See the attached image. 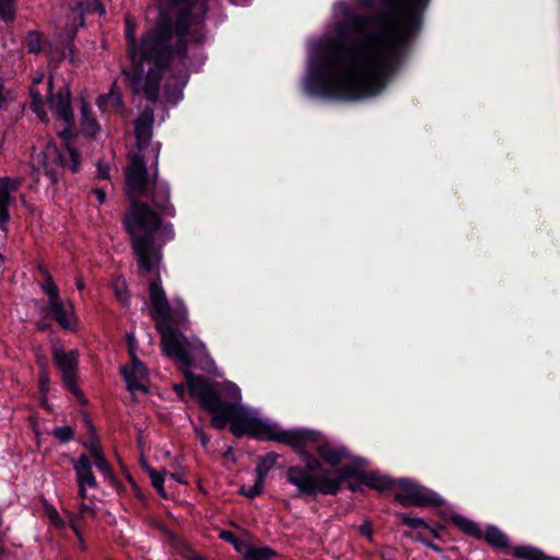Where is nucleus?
<instances>
[{
    "label": "nucleus",
    "instance_id": "1",
    "mask_svg": "<svg viewBox=\"0 0 560 560\" xmlns=\"http://www.w3.org/2000/svg\"><path fill=\"white\" fill-rule=\"evenodd\" d=\"M393 12L371 20L353 15L347 2L335 10L354 32H365L350 49H335L311 61L319 93L326 97L354 101L378 94L394 72L402 47L420 22L428 0H389Z\"/></svg>",
    "mask_w": 560,
    "mask_h": 560
},
{
    "label": "nucleus",
    "instance_id": "2",
    "mask_svg": "<svg viewBox=\"0 0 560 560\" xmlns=\"http://www.w3.org/2000/svg\"><path fill=\"white\" fill-rule=\"evenodd\" d=\"M153 112L144 109L136 120L135 132L139 153L126 167V194L131 203L125 217V226L131 238L137 261L147 270H153L161 258V248L155 245L153 234L161 225L160 215L149 203L166 215H174L170 203V187L158 179L160 144L147 148L152 136Z\"/></svg>",
    "mask_w": 560,
    "mask_h": 560
},
{
    "label": "nucleus",
    "instance_id": "3",
    "mask_svg": "<svg viewBox=\"0 0 560 560\" xmlns=\"http://www.w3.org/2000/svg\"><path fill=\"white\" fill-rule=\"evenodd\" d=\"M205 15V11L202 12ZM190 12H182L175 25L160 21L137 45L135 23L129 15L125 19L128 54L133 68L126 72L136 93H143L150 101H156L162 73L174 56L185 58L189 48H198L205 38L200 20Z\"/></svg>",
    "mask_w": 560,
    "mask_h": 560
},
{
    "label": "nucleus",
    "instance_id": "4",
    "mask_svg": "<svg viewBox=\"0 0 560 560\" xmlns=\"http://www.w3.org/2000/svg\"><path fill=\"white\" fill-rule=\"evenodd\" d=\"M192 393L202 402V408L212 415L211 424L215 429H224L230 423L231 432L241 438L249 435L258 440H271L291 446L295 452L310 455L306 450L319 443V433L312 430H282L278 424L257 418L241 404V389L234 383L223 386L228 400L218 399L214 390L197 381L192 385Z\"/></svg>",
    "mask_w": 560,
    "mask_h": 560
},
{
    "label": "nucleus",
    "instance_id": "5",
    "mask_svg": "<svg viewBox=\"0 0 560 560\" xmlns=\"http://www.w3.org/2000/svg\"><path fill=\"white\" fill-rule=\"evenodd\" d=\"M160 260H162V257ZM160 264L161 261L155 265L153 270H150V272L155 273L156 277L149 282V299L152 306L150 314L155 323L156 330L161 335L163 352L167 357L177 360L185 366L184 376L189 394L192 398L198 400L201 407V399L195 395L191 389L192 385L197 381H201L203 384L211 387L214 390L218 399L228 400L226 393H224L222 388L229 382H224L218 386H214L202 376H197L190 371V355L184 348L179 336L175 331V327L183 326L188 322V311L182 299L176 298L172 303L168 301L159 275ZM138 265L142 270L149 273V270L143 268L139 262Z\"/></svg>",
    "mask_w": 560,
    "mask_h": 560
},
{
    "label": "nucleus",
    "instance_id": "6",
    "mask_svg": "<svg viewBox=\"0 0 560 560\" xmlns=\"http://www.w3.org/2000/svg\"><path fill=\"white\" fill-rule=\"evenodd\" d=\"M44 73L34 77L30 88L32 97V109L42 121H47V113L45 110V100L49 104L52 114L65 126L58 131V135L68 142L72 136V127L74 124L73 112L71 108V92L67 84H63L56 94L52 93L54 77L50 75L48 81L44 82Z\"/></svg>",
    "mask_w": 560,
    "mask_h": 560
},
{
    "label": "nucleus",
    "instance_id": "7",
    "mask_svg": "<svg viewBox=\"0 0 560 560\" xmlns=\"http://www.w3.org/2000/svg\"><path fill=\"white\" fill-rule=\"evenodd\" d=\"M303 462L304 467L296 465L287 469V480L301 495L336 494L340 490L341 481L352 476L349 467H343L339 471H324L318 459L311 455H305Z\"/></svg>",
    "mask_w": 560,
    "mask_h": 560
},
{
    "label": "nucleus",
    "instance_id": "8",
    "mask_svg": "<svg viewBox=\"0 0 560 560\" xmlns=\"http://www.w3.org/2000/svg\"><path fill=\"white\" fill-rule=\"evenodd\" d=\"M45 281L40 284L43 292L47 295V307L54 319L66 330L77 329V317L71 301L60 299L59 289L52 281L47 270L42 269Z\"/></svg>",
    "mask_w": 560,
    "mask_h": 560
},
{
    "label": "nucleus",
    "instance_id": "9",
    "mask_svg": "<svg viewBox=\"0 0 560 560\" xmlns=\"http://www.w3.org/2000/svg\"><path fill=\"white\" fill-rule=\"evenodd\" d=\"M394 497L404 506L425 508L444 504V499L439 493L410 479H399L397 481Z\"/></svg>",
    "mask_w": 560,
    "mask_h": 560
},
{
    "label": "nucleus",
    "instance_id": "10",
    "mask_svg": "<svg viewBox=\"0 0 560 560\" xmlns=\"http://www.w3.org/2000/svg\"><path fill=\"white\" fill-rule=\"evenodd\" d=\"M52 357L57 368L61 372L65 385L75 396H80V390L75 384V371L79 362L78 350L66 351L62 347L55 345L52 347Z\"/></svg>",
    "mask_w": 560,
    "mask_h": 560
},
{
    "label": "nucleus",
    "instance_id": "11",
    "mask_svg": "<svg viewBox=\"0 0 560 560\" xmlns=\"http://www.w3.org/2000/svg\"><path fill=\"white\" fill-rule=\"evenodd\" d=\"M77 483L79 488V498L81 500H91L94 491L98 489V483L92 470V463L85 455H81L73 462Z\"/></svg>",
    "mask_w": 560,
    "mask_h": 560
},
{
    "label": "nucleus",
    "instance_id": "12",
    "mask_svg": "<svg viewBox=\"0 0 560 560\" xmlns=\"http://www.w3.org/2000/svg\"><path fill=\"white\" fill-rule=\"evenodd\" d=\"M21 178L4 176L0 177V230L8 232L10 221L9 208L13 203V194L20 188Z\"/></svg>",
    "mask_w": 560,
    "mask_h": 560
},
{
    "label": "nucleus",
    "instance_id": "13",
    "mask_svg": "<svg viewBox=\"0 0 560 560\" xmlns=\"http://www.w3.org/2000/svg\"><path fill=\"white\" fill-rule=\"evenodd\" d=\"M33 161L44 170L52 183L57 182L59 170L63 166V159L54 143H48L44 150L36 153Z\"/></svg>",
    "mask_w": 560,
    "mask_h": 560
},
{
    "label": "nucleus",
    "instance_id": "14",
    "mask_svg": "<svg viewBox=\"0 0 560 560\" xmlns=\"http://www.w3.org/2000/svg\"><path fill=\"white\" fill-rule=\"evenodd\" d=\"M127 389L136 395L137 393H147L148 372L139 359H133L129 365L121 369Z\"/></svg>",
    "mask_w": 560,
    "mask_h": 560
},
{
    "label": "nucleus",
    "instance_id": "15",
    "mask_svg": "<svg viewBox=\"0 0 560 560\" xmlns=\"http://www.w3.org/2000/svg\"><path fill=\"white\" fill-rule=\"evenodd\" d=\"M315 445H317L316 450L320 458L331 466H337L349 457V452L345 446L327 442L322 443L320 440Z\"/></svg>",
    "mask_w": 560,
    "mask_h": 560
},
{
    "label": "nucleus",
    "instance_id": "16",
    "mask_svg": "<svg viewBox=\"0 0 560 560\" xmlns=\"http://www.w3.org/2000/svg\"><path fill=\"white\" fill-rule=\"evenodd\" d=\"M401 521L405 525L417 530L415 538L420 540L421 542H425L428 534H432L435 538H439L438 532L433 527L428 525L423 518L402 515ZM405 535L413 537V535L410 533H406Z\"/></svg>",
    "mask_w": 560,
    "mask_h": 560
},
{
    "label": "nucleus",
    "instance_id": "17",
    "mask_svg": "<svg viewBox=\"0 0 560 560\" xmlns=\"http://www.w3.org/2000/svg\"><path fill=\"white\" fill-rule=\"evenodd\" d=\"M80 125L81 131L86 137H95L101 132V126L96 118L92 115L89 104L82 100L80 106Z\"/></svg>",
    "mask_w": 560,
    "mask_h": 560
},
{
    "label": "nucleus",
    "instance_id": "18",
    "mask_svg": "<svg viewBox=\"0 0 560 560\" xmlns=\"http://www.w3.org/2000/svg\"><path fill=\"white\" fill-rule=\"evenodd\" d=\"M238 553L245 560H270L277 556V552L269 547H256L249 542L238 546Z\"/></svg>",
    "mask_w": 560,
    "mask_h": 560
},
{
    "label": "nucleus",
    "instance_id": "19",
    "mask_svg": "<svg viewBox=\"0 0 560 560\" xmlns=\"http://www.w3.org/2000/svg\"><path fill=\"white\" fill-rule=\"evenodd\" d=\"M90 453L94 460V465L98 469V471L103 475L104 479L107 480L109 483H113L115 481L114 474L109 467V464L107 463L106 458L104 457L101 448L96 444H91L90 446Z\"/></svg>",
    "mask_w": 560,
    "mask_h": 560
},
{
    "label": "nucleus",
    "instance_id": "20",
    "mask_svg": "<svg viewBox=\"0 0 560 560\" xmlns=\"http://www.w3.org/2000/svg\"><path fill=\"white\" fill-rule=\"evenodd\" d=\"M84 501L85 500H82V502L79 504L78 516L70 515V517H69V526L74 532L75 536L78 537V539L80 541H82V536H81V533H80L78 518H84V517H88V516H93L94 515V509H95V505H94L93 502L86 503ZM81 548L82 549L85 548L83 542H81Z\"/></svg>",
    "mask_w": 560,
    "mask_h": 560
},
{
    "label": "nucleus",
    "instance_id": "21",
    "mask_svg": "<svg viewBox=\"0 0 560 560\" xmlns=\"http://www.w3.org/2000/svg\"><path fill=\"white\" fill-rule=\"evenodd\" d=\"M98 108L106 113L117 110L121 107L122 100L120 93L113 86L107 94L101 95L97 98Z\"/></svg>",
    "mask_w": 560,
    "mask_h": 560
},
{
    "label": "nucleus",
    "instance_id": "22",
    "mask_svg": "<svg viewBox=\"0 0 560 560\" xmlns=\"http://www.w3.org/2000/svg\"><path fill=\"white\" fill-rule=\"evenodd\" d=\"M359 480L362 485L380 491L394 487V482L389 478L375 472L361 474Z\"/></svg>",
    "mask_w": 560,
    "mask_h": 560
},
{
    "label": "nucleus",
    "instance_id": "23",
    "mask_svg": "<svg viewBox=\"0 0 560 560\" xmlns=\"http://www.w3.org/2000/svg\"><path fill=\"white\" fill-rule=\"evenodd\" d=\"M486 540L494 547H506L509 544L508 537L497 527H488L485 533Z\"/></svg>",
    "mask_w": 560,
    "mask_h": 560
},
{
    "label": "nucleus",
    "instance_id": "24",
    "mask_svg": "<svg viewBox=\"0 0 560 560\" xmlns=\"http://www.w3.org/2000/svg\"><path fill=\"white\" fill-rule=\"evenodd\" d=\"M452 520H453V523L458 528H460L464 533L471 535V536L479 535V528L474 522H471L463 516H458V515L454 516Z\"/></svg>",
    "mask_w": 560,
    "mask_h": 560
},
{
    "label": "nucleus",
    "instance_id": "25",
    "mask_svg": "<svg viewBox=\"0 0 560 560\" xmlns=\"http://www.w3.org/2000/svg\"><path fill=\"white\" fill-rule=\"evenodd\" d=\"M15 16V0H0V20L5 23L13 21Z\"/></svg>",
    "mask_w": 560,
    "mask_h": 560
},
{
    "label": "nucleus",
    "instance_id": "26",
    "mask_svg": "<svg viewBox=\"0 0 560 560\" xmlns=\"http://www.w3.org/2000/svg\"><path fill=\"white\" fill-rule=\"evenodd\" d=\"M149 476L151 478L152 486L156 489L160 495L166 497L164 490V477L166 476V471L163 469L161 471H156L152 468L148 469Z\"/></svg>",
    "mask_w": 560,
    "mask_h": 560
},
{
    "label": "nucleus",
    "instance_id": "27",
    "mask_svg": "<svg viewBox=\"0 0 560 560\" xmlns=\"http://www.w3.org/2000/svg\"><path fill=\"white\" fill-rule=\"evenodd\" d=\"M264 485L261 477H256L253 486L244 485L241 487L240 492L246 498L254 499L262 492Z\"/></svg>",
    "mask_w": 560,
    "mask_h": 560
},
{
    "label": "nucleus",
    "instance_id": "28",
    "mask_svg": "<svg viewBox=\"0 0 560 560\" xmlns=\"http://www.w3.org/2000/svg\"><path fill=\"white\" fill-rule=\"evenodd\" d=\"M113 289L118 301L122 304H127L129 301V292L126 281L122 278H117L113 283Z\"/></svg>",
    "mask_w": 560,
    "mask_h": 560
},
{
    "label": "nucleus",
    "instance_id": "29",
    "mask_svg": "<svg viewBox=\"0 0 560 560\" xmlns=\"http://www.w3.org/2000/svg\"><path fill=\"white\" fill-rule=\"evenodd\" d=\"M26 40L28 51L38 52L40 50V35L37 32H30Z\"/></svg>",
    "mask_w": 560,
    "mask_h": 560
},
{
    "label": "nucleus",
    "instance_id": "30",
    "mask_svg": "<svg viewBox=\"0 0 560 560\" xmlns=\"http://www.w3.org/2000/svg\"><path fill=\"white\" fill-rule=\"evenodd\" d=\"M52 433L61 442H68L73 438V430L69 425L59 427Z\"/></svg>",
    "mask_w": 560,
    "mask_h": 560
},
{
    "label": "nucleus",
    "instance_id": "31",
    "mask_svg": "<svg viewBox=\"0 0 560 560\" xmlns=\"http://www.w3.org/2000/svg\"><path fill=\"white\" fill-rule=\"evenodd\" d=\"M38 362L40 364V374H39V388L42 393H46L49 387V377L45 370V362L43 358H38Z\"/></svg>",
    "mask_w": 560,
    "mask_h": 560
},
{
    "label": "nucleus",
    "instance_id": "32",
    "mask_svg": "<svg viewBox=\"0 0 560 560\" xmlns=\"http://www.w3.org/2000/svg\"><path fill=\"white\" fill-rule=\"evenodd\" d=\"M220 538L223 539L224 541L232 544L234 546V549L237 552H238V546L248 545L247 541L237 539L232 532H228V530L221 532Z\"/></svg>",
    "mask_w": 560,
    "mask_h": 560
},
{
    "label": "nucleus",
    "instance_id": "33",
    "mask_svg": "<svg viewBox=\"0 0 560 560\" xmlns=\"http://www.w3.org/2000/svg\"><path fill=\"white\" fill-rule=\"evenodd\" d=\"M273 462H275V459L265 458V459H261L257 466V476L256 477H261L264 483H265L266 475H267L270 466L273 464Z\"/></svg>",
    "mask_w": 560,
    "mask_h": 560
},
{
    "label": "nucleus",
    "instance_id": "34",
    "mask_svg": "<svg viewBox=\"0 0 560 560\" xmlns=\"http://www.w3.org/2000/svg\"><path fill=\"white\" fill-rule=\"evenodd\" d=\"M47 515L50 520V522L57 527V528H65L66 526V523L65 521L60 517L59 513L57 512L56 509L54 508H49L47 509Z\"/></svg>",
    "mask_w": 560,
    "mask_h": 560
},
{
    "label": "nucleus",
    "instance_id": "35",
    "mask_svg": "<svg viewBox=\"0 0 560 560\" xmlns=\"http://www.w3.org/2000/svg\"><path fill=\"white\" fill-rule=\"evenodd\" d=\"M127 341H128V350L131 358V361L133 359H138L136 351H137V340L132 332L127 334Z\"/></svg>",
    "mask_w": 560,
    "mask_h": 560
},
{
    "label": "nucleus",
    "instance_id": "36",
    "mask_svg": "<svg viewBox=\"0 0 560 560\" xmlns=\"http://www.w3.org/2000/svg\"><path fill=\"white\" fill-rule=\"evenodd\" d=\"M359 532L363 535L369 541H373V530L372 525L369 521L363 522L359 526Z\"/></svg>",
    "mask_w": 560,
    "mask_h": 560
},
{
    "label": "nucleus",
    "instance_id": "37",
    "mask_svg": "<svg viewBox=\"0 0 560 560\" xmlns=\"http://www.w3.org/2000/svg\"><path fill=\"white\" fill-rule=\"evenodd\" d=\"M520 556L529 559V560H542L544 555L539 550L536 549H527L520 552Z\"/></svg>",
    "mask_w": 560,
    "mask_h": 560
},
{
    "label": "nucleus",
    "instance_id": "38",
    "mask_svg": "<svg viewBox=\"0 0 560 560\" xmlns=\"http://www.w3.org/2000/svg\"><path fill=\"white\" fill-rule=\"evenodd\" d=\"M68 154L71 159L72 164L70 165V168L73 173H75L80 165V156L79 153L74 149H68Z\"/></svg>",
    "mask_w": 560,
    "mask_h": 560
},
{
    "label": "nucleus",
    "instance_id": "39",
    "mask_svg": "<svg viewBox=\"0 0 560 560\" xmlns=\"http://www.w3.org/2000/svg\"><path fill=\"white\" fill-rule=\"evenodd\" d=\"M12 97V93L10 91H7L3 84L0 82V107H3V105Z\"/></svg>",
    "mask_w": 560,
    "mask_h": 560
},
{
    "label": "nucleus",
    "instance_id": "40",
    "mask_svg": "<svg viewBox=\"0 0 560 560\" xmlns=\"http://www.w3.org/2000/svg\"><path fill=\"white\" fill-rule=\"evenodd\" d=\"M91 11L97 13L98 15H104L106 12L104 4L98 0L94 1L91 4Z\"/></svg>",
    "mask_w": 560,
    "mask_h": 560
},
{
    "label": "nucleus",
    "instance_id": "41",
    "mask_svg": "<svg viewBox=\"0 0 560 560\" xmlns=\"http://www.w3.org/2000/svg\"><path fill=\"white\" fill-rule=\"evenodd\" d=\"M97 176L100 178H108L109 177V167L98 163L97 165Z\"/></svg>",
    "mask_w": 560,
    "mask_h": 560
},
{
    "label": "nucleus",
    "instance_id": "42",
    "mask_svg": "<svg viewBox=\"0 0 560 560\" xmlns=\"http://www.w3.org/2000/svg\"><path fill=\"white\" fill-rule=\"evenodd\" d=\"M195 431H196V434H197V436L199 438V440H200V442H201L202 446H203V447H206V446L208 445V443H209V439H208V436L206 435V433L203 432V430H202V429H200V428H196V429H195Z\"/></svg>",
    "mask_w": 560,
    "mask_h": 560
},
{
    "label": "nucleus",
    "instance_id": "43",
    "mask_svg": "<svg viewBox=\"0 0 560 560\" xmlns=\"http://www.w3.org/2000/svg\"><path fill=\"white\" fill-rule=\"evenodd\" d=\"M183 556H185L189 560H207L201 556L195 555L190 549H188L186 552H183Z\"/></svg>",
    "mask_w": 560,
    "mask_h": 560
},
{
    "label": "nucleus",
    "instance_id": "44",
    "mask_svg": "<svg viewBox=\"0 0 560 560\" xmlns=\"http://www.w3.org/2000/svg\"><path fill=\"white\" fill-rule=\"evenodd\" d=\"M94 194L96 196V199L98 200L100 203H103L106 199V194L103 189L101 188H96L94 189Z\"/></svg>",
    "mask_w": 560,
    "mask_h": 560
},
{
    "label": "nucleus",
    "instance_id": "45",
    "mask_svg": "<svg viewBox=\"0 0 560 560\" xmlns=\"http://www.w3.org/2000/svg\"><path fill=\"white\" fill-rule=\"evenodd\" d=\"M174 390L178 394V396H179L180 398H184V395H185V385H183V384L174 385Z\"/></svg>",
    "mask_w": 560,
    "mask_h": 560
},
{
    "label": "nucleus",
    "instance_id": "46",
    "mask_svg": "<svg viewBox=\"0 0 560 560\" xmlns=\"http://www.w3.org/2000/svg\"><path fill=\"white\" fill-rule=\"evenodd\" d=\"M423 544H424L428 548L432 549V550H433V551H435V552H441V551H442V549H441L438 545H435V544H433V542H431V541H428L427 539H425V542H423Z\"/></svg>",
    "mask_w": 560,
    "mask_h": 560
},
{
    "label": "nucleus",
    "instance_id": "47",
    "mask_svg": "<svg viewBox=\"0 0 560 560\" xmlns=\"http://www.w3.org/2000/svg\"><path fill=\"white\" fill-rule=\"evenodd\" d=\"M4 540H5V538H1L0 539V557L7 555V548H5V545H4Z\"/></svg>",
    "mask_w": 560,
    "mask_h": 560
},
{
    "label": "nucleus",
    "instance_id": "48",
    "mask_svg": "<svg viewBox=\"0 0 560 560\" xmlns=\"http://www.w3.org/2000/svg\"><path fill=\"white\" fill-rule=\"evenodd\" d=\"M354 1L358 2L359 4H361L364 8H369L373 3V0H354Z\"/></svg>",
    "mask_w": 560,
    "mask_h": 560
},
{
    "label": "nucleus",
    "instance_id": "49",
    "mask_svg": "<svg viewBox=\"0 0 560 560\" xmlns=\"http://www.w3.org/2000/svg\"><path fill=\"white\" fill-rule=\"evenodd\" d=\"M75 285H77V289H78V290H83V288H84V282H83V280H82V278H78V279H77Z\"/></svg>",
    "mask_w": 560,
    "mask_h": 560
},
{
    "label": "nucleus",
    "instance_id": "50",
    "mask_svg": "<svg viewBox=\"0 0 560 560\" xmlns=\"http://www.w3.org/2000/svg\"><path fill=\"white\" fill-rule=\"evenodd\" d=\"M171 477L176 480L177 482H183V479L179 475L177 474H172Z\"/></svg>",
    "mask_w": 560,
    "mask_h": 560
},
{
    "label": "nucleus",
    "instance_id": "51",
    "mask_svg": "<svg viewBox=\"0 0 560 560\" xmlns=\"http://www.w3.org/2000/svg\"><path fill=\"white\" fill-rule=\"evenodd\" d=\"M168 1L174 4H179V3L186 2L187 0H168Z\"/></svg>",
    "mask_w": 560,
    "mask_h": 560
},
{
    "label": "nucleus",
    "instance_id": "52",
    "mask_svg": "<svg viewBox=\"0 0 560 560\" xmlns=\"http://www.w3.org/2000/svg\"><path fill=\"white\" fill-rule=\"evenodd\" d=\"M4 264V258L3 256L0 254V268L3 266Z\"/></svg>",
    "mask_w": 560,
    "mask_h": 560
},
{
    "label": "nucleus",
    "instance_id": "53",
    "mask_svg": "<svg viewBox=\"0 0 560 560\" xmlns=\"http://www.w3.org/2000/svg\"><path fill=\"white\" fill-rule=\"evenodd\" d=\"M382 557H383V560H394V559H392V558L386 557V555H385V553H383V555H382Z\"/></svg>",
    "mask_w": 560,
    "mask_h": 560
},
{
    "label": "nucleus",
    "instance_id": "54",
    "mask_svg": "<svg viewBox=\"0 0 560 560\" xmlns=\"http://www.w3.org/2000/svg\"><path fill=\"white\" fill-rule=\"evenodd\" d=\"M199 345H200V347H201V348H202L203 350L206 349V346H205V343H202V342H199Z\"/></svg>",
    "mask_w": 560,
    "mask_h": 560
},
{
    "label": "nucleus",
    "instance_id": "55",
    "mask_svg": "<svg viewBox=\"0 0 560 560\" xmlns=\"http://www.w3.org/2000/svg\"><path fill=\"white\" fill-rule=\"evenodd\" d=\"M350 489H351L352 491H355V487H354V486H350Z\"/></svg>",
    "mask_w": 560,
    "mask_h": 560
}]
</instances>
